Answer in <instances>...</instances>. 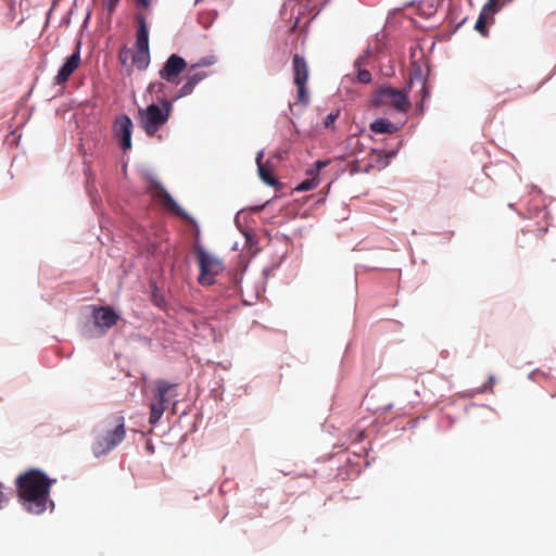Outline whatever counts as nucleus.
<instances>
[{"label": "nucleus", "mask_w": 556, "mask_h": 556, "mask_svg": "<svg viewBox=\"0 0 556 556\" xmlns=\"http://www.w3.org/2000/svg\"><path fill=\"white\" fill-rule=\"evenodd\" d=\"M80 64V53L79 50L74 52L71 56H68L62 67L59 70L54 83L56 85L65 84L71 75L78 68Z\"/></svg>", "instance_id": "9b49d317"}, {"label": "nucleus", "mask_w": 556, "mask_h": 556, "mask_svg": "<svg viewBox=\"0 0 556 556\" xmlns=\"http://www.w3.org/2000/svg\"><path fill=\"white\" fill-rule=\"evenodd\" d=\"M502 8L501 0H488V2L483 5L482 9H485V11H491L496 13Z\"/></svg>", "instance_id": "4be33fe9"}, {"label": "nucleus", "mask_w": 556, "mask_h": 556, "mask_svg": "<svg viewBox=\"0 0 556 556\" xmlns=\"http://www.w3.org/2000/svg\"><path fill=\"white\" fill-rule=\"evenodd\" d=\"M160 102L162 108L152 103L146 109L138 110L139 125L150 137L154 136L167 123L173 110L170 101L162 99Z\"/></svg>", "instance_id": "7ed1b4c3"}, {"label": "nucleus", "mask_w": 556, "mask_h": 556, "mask_svg": "<svg viewBox=\"0 0 556 556\" xmlns=\"http://www.w3.org/2000/svg\"><path fill=\"white\" fill-rule=\"evenodd\" d=\"M329 164V161H317L314 164V167L307 170V174L309 176H318V172L326 167Z\"/></svg>", "instance_id": "5701e85b"}, {"label": "nucleus", "mask_w": 556, "mask_h": 556, "mask_svg": "<svg viewBox=\"0 0 556 556\" xmlns=\"http://www.w3.org/2000/svg\"><path fill=\"white\" fill-rule=\"evenodd\" d=\"M357 67V80L362 84H369L371 81V74L367 70L359 68V60L355 62Z\"/></svg>", "instance_id": "aec40b11"}, {"label": "nucleus", "mask_w": 556, "mask_h": 556, "mask_svg": "<svg viewBox=\"0 0 556 556\" xmlns=\"http://www.w3.org/2000/svg\"><path fill=\"white\" fill-rule=\"evenodd\" d=\"M132 63L138 70H146L150 63L149 48H136L132 55Z\"/></svg>", "instance_id": "f3484780"}, {"label": "nucleus", "mask_w": 556, "mask_h": 556, "mask_svg": "<svg viewBox=\"0 0 556 556\" xmlns=\"http://www.w3.org/2000/svg\"><path fill=\"white\" fill-rule=\"evenodd\" d=\"M317 186H318L317 177L316 176H309V178H307L304 181H302L295 188V190H298V191H308V190L315 189Z\"/></svg>", "instance_id": "6ab92c4d"}, {"label": "nucleus", "mask_w": 556, "mask_h": 556, "mask_svg": "<svg viewBox=\"0 0 556 556\" xmlns=\"http://www.w3.org/2000/svg\"><path fill=\"white\" fill-rule=\"evenodd\" d=\"M384 156L386 155L383 154V151H381V150H372L370 152V160L375 161V162H381L382 165H386Z\"/></svg>", "instance_id": "b1692460"}, {"label": "nucleus", "mask_w": 556, "mask_h": 556, "mask_svg": "<svg viewBox=\"0 0 556 556\" xmlns=\"http://www.w3.org/2000/svg\"><path fill=\"white\" fill-rule=\"evenodd\" d=\"M138 4L148 8L151 3V0H136Z\"/></svg>", "instance_id": "c85d7f7f"}, {"label": "nucleus", "mask_w": 556, "mask_h": 556, "mask_svg": "<svg viewBox=\"0 0 556 556\" xmlns=\"http://www.w3.org/2000/svg\"><path fill=\"white\" fill-rule=\"evenodd\" d=\"M126 435L125 419L123 416H116L112 421L97 433L92 443V452L99 457L114 450Z\"/></svg>", "instance_id": "f03ea898"}, {"label": "nucleus", "mask_w": 556, "mask_h": 556, "mask_svg": "<svg viewBox=\"0 0 556 556\" xmlns=\"http://www.w3.org/2000/svg\"><path fill=\"white\" fill-rule=\"evenodd\" d=\"M421 91L424 92V97H426V94H427V89H426V84H425V81H422V85H421Z\"/></svg>", "instance_id": "7c9ffc66"}, {"label": "nucleus", "mask_w": 556, "mask_h": 556, "mask_svg": "<svg viewBox=\"0 0 556 556\" xmlns=\"http://www.w3.org/2000/svg\"><path fill=\"white\" fill-rule=\"evenodd\" d=\"M93 318H94V324L98 327L103 328V329H110L117 323V320L119 319V316L116 314V312L112 307L101 306L93 311Z\"/></svg>", "instance_id": "f8f14e48"}, {"label": "nucleus", "mask_w": 556, "mask_h": 556, "mask_svg": "<svg viewBox=\"0 0 556 556\" xmlns=\"http://www.w3.org/2000/svg\"><path fill=\"white\" fill-rule=\"evenodd\" d=\"M493 14H494V12L485 11V9L481 10L479 17L475 24V29L482 36H485L488 34L486 21H488L489 16L493 15Z\"/></svg>", "instance_id": "a211bd4d"}, {"label": "nucleus", "mask_w": 556, "mask_h": 556, "mask_svg": "<svg viewBox=\"0 0 556 556\" xmlns=\"http://www.w3.org/2000/svg\"><path fill=\"white\" fill-rule=\"evenodd\" d=\"M119 60H121V62H122L123 64H125V63H126V55L124 56V51H121V53H119Z\"/></svg>", "instance_id": "c756f323"}, {"label": "nucleus", "mask_w": 556, "mask_h": 556, "mask_svg": "<svg viewBox=\"0 0 556 556\" xmlns=\"http://www.w3.org/2000/svg\"><path fill=\"white\" fill-rule=\"evenodd\" d=\"M136 48H149V31L144 15L137 16Z\"/></svg>", "instance_id": "4468645a"}, {"label": "nucleus", "mask_w": 556, "mask_h": 556, "mask_svg": "<svg viewBox=\"0 0 556 556\" xmlns=\"http://www.w3.org/2000/svg\"><path fill=\"white\" fill-rule=\"evenodd\" d=\"M195 254L200 267L199 282L203 286L213 285L215 277L224 270L223 261L202 248H198Z\"/></svg>", "instance_id": "423d86ee"}, {"label": "nucleus", "mask_w": 556, "mask_h": 556, "mask_svg": "<svg viewBox=\"0 0 556 556\" xmlns=\"http://www.w3.org/2000/svg\"><path fill=\"white\" fill-rule=\"evenodd\" d=\"M262 159L263 152H260L256 157V163L261 179L268 186H276L278 180L274 177L271 170L262 163Z\"/></svg>", "instance_id": "dca6fc26"}, {"label": "nucleus", "mask_w": 556, "mask_h": 556, "mask_svg": "<svg viewBox=\"0 0 556 556\" xmlns=\"http://www.w3.org/2000/svg\"><path fill=\"white\" fill-rule=\"evenodd\" d=\"M119 0H108L106 1V8L110 12H113L117 5Z\"/></svg>", "instance_id": "bb28decb"}, {"label": "nucleus", "mask_w": 556, "mask_h": 556, "mask_svg": "<svg viewBox=\"0 0 556 556\" xmlns=\"http://www.w3.org/2000/svg\"><path fill=\"white\" fill-rule=\"evenodd\" d=\"M213 62L212 61H206V60H202L200 63L195 64V65H192L191 66V70L197 67V66H204V65H210L212 64Z\"/></svg>", "instance_id": "cd10ccee"}, {"label": "nucleus", "mask_w": 556, "mask_h": 556, "mask_svg": "<svg viewBox=\"0 0 556 556\" xmlns=\"http://www.w3.org/2000/svg\"><path fill=\"white\" fill-rule=\"evenodd\" d=\"M162 86H163L162 84H152V85L150 86V88H151V89H154L155 87H159V88L161 89V88H162Z\"/></svg>", "instance_id": "2f4dec72"}, {"label": "nucleus", "mask_w": 556, "mask_h": 556, "mask_svg": "<svg viewBox=\"0 0 556 556\" xmlns=\"http://www.w3.org/2000/svg\"><path fill=\"white\" fill-rule=\"evenodd\" d=\"M177 384L166 380L155 381V397L150 404L149 422L155 425L163 416L167 403L177 396Z\"/></svg>", "instance_id": "20e7f679"}, {"label": "nucleus", "mask_w": 556, "mask_h": 556, "mask_svg": "<svg viewBox=\"0 0 556 556\" xmlns=\"http://www.w3.org/2000/svg\"><path fill=\"white\" fill-rule=\"evenodd\" d=\"M113 130L118 139L121 148L126 151L131 148L132 122L126 114H122L115 118Z\"/></svg>", "instance_id": "1a4fd4ad"}, {"label": "nucleus", "mask_w": 556, "mask_h": 556, "mask_svg": "<svg viewBox=\"0 0 556 556\" xmlns=\"http://www.w3.org/2000/svg\"><path fill=\"white\" fill-rule=\"evenodd\" d=\"M8 503V496L4 493V486L0 483V509Z\"/></svg>", "instance_id": "a878e982"}, {"label": "nucleus", "mask_w": 556, "mask_h": 556, "mask_svg": "<svg viewBox=\"0 0 556 556\" xmlns=\"http://www.w3.org/2000/svg\"><path fill=\"white\" fill-rule=\"evenodd\" d=\"M371 103L375 106L393 108L399 112H407L410 106L407 94L390 86L379 87L372 96Z\"/></svg>", "instance_id": "39448f33"}, {"label": "nucleus", "mask_w": 556, "mask_h": 556, "mask_svg": "<svg viewBox=\"0 0 556 556\" xmlns=\"http://www.w3.org/2000/svg\"><path fill=\"white\" fill-rule=\"evenodd\" d=\"M187 68V62L178 54H172L160 70L159 75L161 79L167 83L178 84L179 75Z\"/></svg>", "instance_id": "6e6552de"}, {"label": "nucleus", "mask_w": 556, "mask_h": 556, "mask_svg": "<svg viewBox=\"0 0 556 556\" xmlns=\"http://www.w3.org/2000/svg\"><path fill=\"white\" fill-rule=\"evenodd\" d=\"M149 191L166 210H169L179 216L182 215L180 206L159 181L153 180Z\"/></svg>", "instance_id": "9d476101"}, {"label": "nucleus", "mask_w": 556, "mask_h": 556, "mask_svg": "<svg viewBox=\"0 0 556 556\" xmlns=\"http://www.w3.org/2000/svg\"><path fill=\"white\" fill-rule=\"evenodd\" d=\"M495 377L491 375L486 382L479 389V393H493Z\"/></svg>", "instance_id": "412c9836"}, {"label": "nucleus", "mask_w": 556, "mask_h": 556, "mask_svg": "<svg viewBox=\"0 0 556 556\" xmlns=\"http://www.w3.org/2000/svg\"><path fill=\"white\" fill-rule=\"evenodd\" d=\"M206 76L207 74L205 72H197L193 74H189L186 83L181 86L174 100L191 94L193 92L194 87L200 81H202Z\"/></svg>", "instance_id": "ddd939ff"}, {"label": "nucleus", "mask_w": 556, "mask_h": 556, "mask_svg": "<svg viewBox=\"0 0 556 556\" xmlns=\"http://www.w3.org/2000/svg\"><path fill=\"white\" fill-rule=\"evenodd\" d=\"M370 130L376 134H394L397 127L387 118H378L370 124Z\"/></svg>", "instance_id": "2eb2a0df"}, {"label": "nucleus", "mask_w": 556, "mask_h": 556, "mask_svg": "<svg viewBox=\"0 0 556 556\" xmlns=\"http://www.w3.org/2000/svg\"><path fill=\"white\" fill-rule=\"evenodd\" d=\"M293 83L296 86V101L294 104L307 105L309 93L306 83L309 77V67L306 60L300 54H294L292 59Z\"/></svg>", "instance_id": "0eeeda50"}, {"label": "nucleus", "mask_w": 556, "mask_h": 556, "mask_svg": "<svg viewBox=\"0 0 556 556\" xmlns=\"http://www.w3.org/2000/svg\"><path fill=\"white\" fill-rule=\"evenodd\" d=\"M338 116H339V112L328 114L324 121L325 127L326 128L333 127V124H334L336 119L338 118Z\"/></svg>", "instance_id": "393cba45"}, {"label": "nucleus", "mask_w": 556, "mask_h": 556, "mask_svg": "<svg viewBox=\"0 0 556 556\" xmlns=\"http://www.w3.org/2000/svg\"><path fill=\"white\" fill-rule=\"evenodd\" d=\"M55 482L39 469H29L15 480L18 500L30 514L40 515L47 509L50 489Z\"/></svg>", "instance_id": "f257e3e1"}]
</instances>
